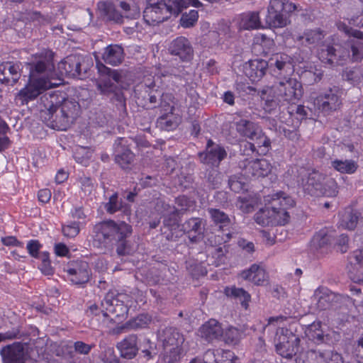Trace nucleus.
I'll return each mask as SVG.
<instances>
[{
    "label": "nucleus",
    "instance_id": "obj_1",
    "mask_svg": "<svg viewBox=\"0 0 363 363\" xmlns=\"http://www.w3.org/2000/svg\"><path fill=\"white\" fill-rule=\"evenodd\" d=\"M338 30L344 33L350 38L341 43L336 35L327 41L318 52V59L329 67L343 66L348 61L360 62L363 60V30L351 27L342 21H337Z\"/></svg>",
    "mask_w": 363,
    "mask_h": 363
},
{
    "label": "nucleus",
    "instance_id": "obj_2",
    "mask_svg": "<svg viewBox=\"0 0 363 363\" xmlns=\"http://www.w3.org/2000/svg\"><path fill=\"white\" fill-rule=\"evenodd\" d=\"M132 233L131 225L113 220H105L96 224L93 230V245L100 249L103 253L111 251L116 246L119 256L129 255L131 247L126 240Z\"/></svg>",
    "mask_w": 363,
    "mask_h": 363
},
{
    "label": "nucleus",
    "instance_id": "obj_3",
    "mask_svg": "<svg viewBox=\"0 0 363 363\" xmlns=\"http://www.w3.org/2000/svg\"><path fill=\"white\" fill-rule=\"evenodd\" d=\"M303 94L302 83L295 78L289 77L262 90L261 98L264 101V110L271 112L284 102L289 104H297Z\"/></svg>",
    "mask_w": 363,
    "mask_h": 363
},
{
    "label": "nucleus",
    "instance_id": "obj_4",
    "mask_svg": "<svg viewBox=\"0 0 363 363\" xmlns=\"http://www.w3.org/2000/svg\"><path fill=\"white\" fill-rule=\"evenodd\" d=\"M237 130L240 135L255 140L257 149L254 143L247 142L244 144L243 155L264 156L271 149V140L262 132L260 126L248 120H240L237 123Z\"/></svg>",
    "mask_w": 363,
    "mask_h": 363
},
{
    "label": "nucleus",
    "instance_id": "obj_5",
    "mask_svg": "<svg viewBox=\"0 0 363 363\" xmlns=\"http://www.w3.org/2000/svg\"><path fill=\"white\" fill-rule=\"evenodd\" d=\"M296 177L298 186L302 189L303 193L312 196H320L322 182H324L325 175L323 173L304 167H293L287 170L284 174V180L289 187H293L295 183L291 182V177Z\"/></svg>",
    "mask_w": 363,
    "mask_h": 363
},
{
    "label": "nucleus",
    "instance_id": "obj_6",
    "mask_svg": "<svg viewBox=\"0 0 363 363\" xmlns=\"http://www.w3.org/2000/svg\"><path fill=\"white\" fill-rule=\"evenodd\" d=\"M52 87L53 84L48 78L40 77L33 74L29 76L26 85L17 93L16 100L19 101L22 106L26 105Z\"/></svg>",
    "mask_w": 363,
    "mask_h": 363
},
{
    "label": "nucleus",
    "instance_id": "obj_7",
    "mask_svg": "<svg viewBox=\"0 0 363 363\" xmlns=\"http://www.w3.org/2000/svg\"><path fill=\"white\" fill-rule=\"evenodd\" d=\"M165 0H147L143 11V19L150 26H156L169 18Z\"/></svg>",
    "mask_w": 363,
    "mask_h": 363
},
{
    "label": "nucleus",
    "instance_id": "obj_8",
    "mask_svg": "<svg viewBox=\"0 0 363 363\" xmlns=\"http://www.w3.org/2000/svg\"><path fill=\"white\" fill-rule=\"evenodd\" d=\"M300 338L292 332L281 329V333L277 338L276 350L281 357L291 359L300 352Z\"/></svg>",
    "mask_w": 363,
    "mask_h": 363
},
{
    "label": "nucleus",
    "instance_id": "obj_9",
    "mask_svg": "<svg viewBox=\"0 0 363 363\" xmlns=\"http://www.w3.org/2000/svg\"><path fill=\"white\" fill-rule=\"evenodd\" d=\"M267 62L269 71L276 77L286 79L294 72V59L286 53L274 54Z\"/></svg>",
    "mask_w": 363,
    "mask_h": 363
},
{
    "label": "nucleus",
    "instance_id": "obj_10",
    "mask_svg": "<svg viewBox=\"0 0 363 363\" xmlns=\"http://www.w3.org/2000/svg\"><path fill=\"white\" fill-rule=\"evenodd\" d=\"M82 60L79 55H68L58 64V69L68 77L82 79L86 72V68H82Z\"/></svg>",
    "mask_w": 363,
    "mask_h": 363
},
{
    "label": "nucleus",
    "instance_id": "obj_11",
    "mask_svg": "<svg viewBox=\"0 0 363 363\" xmlns=\"http://www.w3.org/2000/svg\"><path fill=\"white\" fill-rule=\"evenodd\" d=\"M325 35V32L320 28L306 29L303 35H296L294 39L302 45L308 47L311 50L318 48L317 56L318 57V52L322 46L333 36L332 35L324 40Z\"/></svg>",
    "mask_w": 363,
    "mask_h": 363
},
{
    "label": "nucleus",
    "instance_id": "obj_12",
    "mask_svg": "<svg viewBox=\"0 0 363 363\" xmlns=\"http://www.w3.org/2000/svg\"><path fill=\"white\" fill-rule=\"evenodd\" d=\"M121 296V295L115 296L113 292L106 294L101 301L102 312L104 316H108L109 313L118 318H123L125 316L128 308L124 304V301L120 299Z\"/></svg>",
    "mask_w": 363,
    "mask_h": 363
},
{
    "label": "nucleus",
    "instance_id": "obj_13",
    "mask_svg": "<svg viewBox=\"0 0 363 363\" xmlns=\"http://www.w3.org/2000/svg\"><path fill=\"white\" fill-rule=\"evenodd\" d=\"M288 16L284 12L281 0H270L265 22L269 27L283 28L287 25Z\"/></svg>",
    "mask_w": 363,
    "mask_h": 363
},
{
    "label": "nucleus",
    "instance_id": "obj_14",
    "mask_svg": "<svg viewBox=\"0 0 363 363\" xmlns=\"http://www.w3.org/2000/svg\"><path fill=\"white\" fill-rule=\"evenodd\" d=\"M170 55L177 57L181 61L189 62L194 57V49L188 38L179 36L174 39L168 48Z\"/></svg>",
    "mask_w": 363,
    "mask_h": 363
},
{
    "label": "nucleus",
    "instance_id": "obj_15",
    "mask_svg": "<svg viewBox=\"0 0 363 363\" xmlns=\"http://www.w3.org/2000/svg\"><path fill=\"white\" fill-rule=\"evenodd\" d=\"M314 105L324 113H330L338 109L342 104L339 96L332 89L320 94L314 99Z\"/></svg>",
    "mask_w": 363,
    "mask_h": 363
},
{
    "label": "nucleus",
    "instance_id": "obj_16",
    "mask_svg": "<svg viewBox=\"0 0 363 363\" xmlns=\"http://www.w3.org/2000/svg\"><path fill=\"white\" fill-rule=\"evenodd\" d=\"M66 271L69 276V280L74 284L82 285L90 279L91 269L85 261L72 262Z\"/></svg>",
    "mask_w": 363,
    "mask_h": 363
},
{
    "label": "nucleus",
    "instance_id": "obj_17",
    "mask_svg": "<svg viewBox=\"0 0 363 363\" xmlns=\"http://www.w3.org/2000/svg\"><path fill=\"white\" fill-rule=\"evenodd\" d=\"M0 354L3 363H25L24 346L21 342H14L1 348Z\"/></svg>",
    "mask_w": 363,
    "mask_h": 363
},
{
    "label": "nucleus",
    "instance_id": "obj_18",
    "mask_svg": "<svg viewBox=\"0 0 363 363\" xmlns=\"http://www.w3.org/2000/svg\"><path fill=\"white\" fill-rule=\"evenodd\" d=\"M308 362L313 363H345L341 354L336 351H324L310 350L306 352Z\"/></svg>",
    "mask_w": 363,
    "mask_h": 363
},
{
    "label": "nucleus",
    "instance_id": "obj_19",
    "mask_svg": "<svg viewBox=\"0 0 363 363\" xmlns=\"http://www.w3.org/2000/svg\"><path fill=\"white\" fill-rule=\"evenodd\" d=\"M239 165L247 174L263 177L270 174L273 168L269 160H242Z\"/></svg>",
    "mask_w": 363,
    "mask_h": 363
},
{
    "label": "nucleus",
    "instance_id": "obj_20",
    "mask_svg": "<svg viewBox=\"0 0 363 363\" xmlns=\"http://www.w3.org/2000/svg\"><path fill=\"white\" fill-rule=\"evenodd\" d=\"M269 69L267 61L262 59L250 60L244 67L245 75L252 82H259Z\"/></svg>",
    "mask_w": 363,
    "mask_h": 363
},
{
    "label": "nucleus",
    "instance_id": "obj_21",
    "mask_svg": "<svg viewBox=\"0 0 363 363\" xmlns=\"http://www.w3.org/2000/svg\"><path fill=\"white\" fill-rule=\"evenodd\" d=\"M264 202L265 205H269V208L274 210L284 208L288 211L289 208H293L296 204L291 196L281 191L265 196Z\"/></svg>",
    "mask_w": 363,
    "mask_h": 363
},
{
    "label": "nucleus",
    "instance_id": "obj_22",
    "mask_svg": "<svg viewBox=\"0 0 363 363\" xmlns=\"http://www.w3.org/2000/svg\"><path fill=\"white\" fill-rule=\"evenodd\" d=\"M36 55L39 57V60L31 67L30 75L33 74L38 76V74H43L45 72L47 69H50L54 67V52L52 50L43 49L40 52L37 53Z\"/></svg>",
    "mask_w": 363,
    "mask_h": 363
},
{
    "label": "nucleus",
    "instance_id": "obj_23",
    "mask_svg": "<svg viewBox=\"0 0 363 363\" xmlns=\"http://www.w3.org/2000/svg\"><path fill=\"white\" fill-rule=\"evenodd\" d=\"M20 63L5 62L0 65V81L14 85L20 79Z\"/></svg>",
    "mask_w": 363,
    "mask_h": 363
},
{
    "label": "nucleus",
    "instance_id": "obj_24",
    "mask_svg": "<svg viewBox=\"0 0 363 363\" xmlns=\"http://www.w3.org/2000/svg\"><path fill=\"white\" fill-rule=\"evenodd\" d=\"M321 325L320 321H314L306 327L305 335L316 345L329 344L331 341L330 335L325 333Z\"/></svg>",
    "mask_w": 363,
    "mask_h": 363
},
{
    "label": "nucleus",
    "instance_id": "obj_25",
    "mask_svg": "<svg viewBox=\"0 0 363 363\" xmlns=\"http://www.w3.org/2000/svg\"><path fill=\"white\" fill-rule=\"evenodd\" d=\"M136 335H129L117 344L116 347L123 358L131 359L137 355L139 350Z\"/></svg>",
    "mask_w": 363,
    "mask_h": 363
},
{
    "label": "nucleus",
    "instance_id": "obj_26",
    "mask_svg": "<svg viewBox=\"0 0 363 363\" xmlns=\"http://www.w3.org/2000/svg\"><path fill=\"white\" fill-rule=\"evenodd\" d=\"M337 294L332 292L325 288L317 289L313 295L316 301V307L320 311L331 310L335 302Z\"/></svg>",
    "mask_w": 363,
    "mask_h": 363
},
{
    "label": "nucleus",
    "instance_id": "obj_27",
    "mask_svg": "<svg viewBox=\"0 0 363 363\" xmlns=\"http://www.w3.org/2000/svg\"><path fill=\"white\" fill-rule=\"evenodd\" d=\"M65 100V96L59 91L45 94L40 98L41 104L48 111L51 116L59 110V107Z\"/></svg>",
    "mask_w": 363,
    "mask_h": 363
},
{
    "label": "nucleus",
    "instance_id": "obj_28",
    "mask_svg": "<svg viewBox=\"0 0 363 363\" xmlns=\"http://www.w3.org/2000/svg\"><path fill=\"white\" fill-rule=\"evenodd\" d=\"M199 333L202 338L211 342L220 338L223 336V330L217 320L211 319L200 328Z\"/></svg>",
    "mask_w": 363,
    "mask_h": 363
},
{
    "label": "nucleus",
    "instance_id": "obj_29",
    "mask_svg": "<svg viewBox=\"0 0 363 363\" xmlns=\"http://www.w3.org/2000/svg\"><path fill=\"white\" fill-rule=\"evenodd\" d=\"M160 86H156L155 79L146 78L143 82L137 85L135 89V91H142L143 89L145 95L143 98H147L150 104H155L157 101V97L160 96L162 91L159 89Z\"/></svg>",
    "mask_w": 363,
    "mask_h": 363
},
{
    "label": "nucleus",
    "instance_id": "obj_30",
    "mask_svg": "<svg viewBox=\"0 0 363 363\" xmlns=\"http://www.w3.org/2000/svg\"><path fill=\"white\" fill-rule=\"evenodd\" d=\"M151 322V318L147 314H140L125 324L113 329V333L121 334L129 330H136L146 327Z\"/></svg>",
    "mask_w": 363,
    "mask_h": 363
},
{
    "label": "nucleus",
    "instance_id": "obj_31",
    "mask_svg": "<svg viewBox=\"0 0 363 363\" xmlns=\"http://www.w3.org/2000/svg\"><path fill=\"white\" fill-rule=\"evenodd\" d=\"M123 48L118 45H108L102 54L103 60L112 66L120 65L123 60Z\"/></svg>",
    "mask_w": 363,
    "mask_h": 363
},
{
    "label": "nucleus",
    "instance_id": "obj_32",
    "mask_svg": "<svg viewBox=\"0 0 363 363\" xmlns=\"http://www.w3.org/2000/svg\"><path fill=\"white\" fill-rule=\"evenodd\" d=\"M166 5L169 12V18L172 15L177 16L189 6L200 8L203 4L199 0H167Z\"/></svg>",
    "mask_w": 363,
    "mask_h": 363
},
{
    "label": "nucleus",
    "instance_id": "obj_33",
    "mask_svg": "<svg viewBox=\"0 0 363 363\" xmlns=\"http://www.w3.org/2000/svg\"><path fill=\"white\" fill-rule=\"evenodd\" d=\"M240 276L245 280L252 281L256 285H262L267 277L264 269L255 264L248 269L242 271Z\"/></svg>",
    "mask_w": 363,
    "mask_h": 363
},
{
    "label": "nucleus",
    "instance_id": "obj_34",
    "mask_svg": "<svg viewBox=\"0 0 363 363\" xmlns=\"http://www.w3.org/2000/svg\"><path fill=\"white\" fill-rule=\"evenodd\" d=\"M98 9L100 12V15L106 20L114 21L116 23H121L122 21V15L112 3L99 2Z\"/></svg>",
    "mask_w": 363,
    "mask_h": 363
},
{
    "label": "nucleus",
    "instance_id": "obj_35",
    "mask_svg": "<svg viewBox=\"0 0 363 363\" xmlns=\"http://www.w3.org/2000/svg\"><path fill=\"white\" fill-rule=\"evenodd\" d=\"M239 27L242 30H253L261 27L258 12H247L240 14Z\"/></svg>",
    "mask_w": 363,
    "mask_h": 363
},
{
    "label": "nucleus",
    "instance_id": "obj_36",
    "mask_svg": "<svg viewBox=\"0 0 363 363\" xmlns=\"http://www.w3.org/2000/svg\"><path fill=\"white\" fill-rule=\"evenodd\" d=\"M163 347L181 346L184 342L183 336L178 332V330L172 327L165 328L162 331Z\"/></svg>",
    "mask_w": 363,
    "mask_h": 363
},
{
    "label": "nucleus",
    "instance_id": "obj_37",
    "mask_svg": "<svg viewBox=\"0 0 363 363\" xmlns=\"http://www.w3.org/2000/svg\"><path fill=\"white\" fill-rule=\"evenodd\" d=\"M181 121L182 117L179 114L174 113V111L162 113L158 118V123L161 127L167 131L176 129Z\"/></svg>",
    "mask_w": 363,
    "mask_h": 363
},
{
    "label": "nucleus",
    "instance_id": "obj_38",
    "mask_svg": "<svg viewBox=\"0 0 363 363\" xmlns=\"http://www.w3.org/2000/svg\"><path fill=\"white\" fill-rule=\"evenodd\" d=\"M115 159H133L134 153L130 148L128 141L123 138H119L114 143Z\"/></svg>",
    "mask_w": 363,
    "mask_h": 363
},
{
    "label": "nucleus",
    "instance_id": "obj_39",
    "mask_svg": "<svg viewBox=\"0 0 363 363\" xmlns=\"http://www.w3.org/2000/svg\"><path fill=\"white\" fill-rule=\"evenodd\" d=\"M356 302H358L357 300H352L351 298L348 297L345 301L344 300L342 303L343 304L342 308L340 311L336 314L337 319L340 321H350V320H354L355 313H354V308L357 306L355 304Z\"/></svg>",
    "mask_w": 363,
    "mask_h": 363
},
{
    "label": "nucleus",
    "instance_id": "obj_40",
    "mask_svg": "<svg viewBox=\"0 0 363 363\" xmlns=\"http://www.w3.org/2000/svg\"><path fill=\"white\" fill-rule=\"evenodd\" d=\"M360 213L353 209H346L341 215L340 226L348 230H354L359 220Z\"/></svg>",
    "mask_w": 363,
    "mask_h": 363
},
{
    "label": "nucleus",
    "instance_id": "obj_41",
    "mask_svg": "<svg viewBox=\"0 0 363 363\" xmlns=\"http://www.w3.org/2000/svg\"><path fill=\"white\" fill-rule=\"evenodd\" d=\"M350 259L357 270V274L352 277L353 280L355 282L363 283V249L354 251Z\"/></svg>",
    "mask_w": 363,
    "mask_h": 363
},
{
    "label": "nucleus",
    "instance_id": "obj_42",
    "mask_svg": "<svg viewBox=\"0 0 363 363\" xmlns=\"http://www.w3.org/2000/svg\"><path fill=\"white\" fill-rule=\"evenodd\" d=\"M225 294L228 297L238 298L240 301L241 305L245 309L247 308L251 296L250 294L242 288H237L235 286L226 287L225 289Z\"/></svg>",
    "mask_w": 363,
    "mask_h": 363
},
{
    "label": "nucleus",
    "instance_id": "obj_43",
    "mask_svg": "<svg viewBox=\"0 0 363 363\" xmlns=\"http://www.w3.org/2000/svg\"><path fill=\"white\" fill-rule=\"evenodd\" d=\"M342 79L351 84H358L363 79V67L354 66L346 68L342 72Z\"/></svg>",
    "mask_w": 363,
    "mask_h": 363
},
{
    "label": "nucleus",
    "instance_id": "obj_44",
    "mask_svg": "<svg viewBox=\"0 0 363 363\" xmlns=\"http://www.w3.org/2000/svg\"><path fill=\"white\" fill-rule=\"evenodd\" d=\"M206 159H225L227 152L225 148L219 144L213 143L211 139L208 140Z\"/></svg>",
    "mask_w": 363,
    "mask_h": 363
},
{
    "label": "nucleus",
    "instance_id": "obj_45",
    "mask_svg": "<svg viewBox=\"0 0 363 363\" xmlns=\"http://www.w3.org/2000/svg\"><path fill=\"white\" fill-rule=\"evenodd\" d=\"M332 166L337 171L343 174H352L358 167L357 163L354 160H333Z\"/></svg>",
    "mask_w": 363,
    "mask_h": 363
},
{
    "label": "nucleus",
    "instance_id": "obj_46",
    "mask_svg": "<svg viewBox=\"0 0 363 363\" xmlns=\"http://www.w3.org/2000/svg\"><path fill=\"white\" fill-rule=\"evenodd\" d=\"M255 201L252 194L240 196L238 198L235 206L245 213H248L254 210Z\"/></svg>",
    "mask_w": 363,
    "mask_h": 363
},
{
    "label": "nucleus",
    "instance_id": "obj_47",
    "mask_svg": "<svg viewBox=\"0 0 363 363\" xmlns=\"http://www.w3.org/2000/svg\"><path fill=\"white\" fill-rule=\"evenodd\" d=\"M338 187L335 180L325 175L324 182H322L320 196L335 197L338 194Z\"/></svg>",
    "mask_w": 363,
    "mask_h": 363
},
{
    "label": "nucleus",
    "instance_id": "obj_48",
    "mask_svg": "<svg viewBox=\"0 0 363 363\" xmlns=\"http://www.w3.org/2000/svg\"><path fill=\"white\" fill-rule=\"evenodd\" d=\"M272 208H269V205H265L264 208L260 209L255 215V220L262 226L272 225Z\"/></svg>",
    "mask_w": 363,
    "mask_h": 363
},
{
    "label": "nucleus",
    "instance_id": "obj_49",
    "mask_svg": "<svg viewBox=\"0 0 363 363\" xmlns=\"http://www.w3.org/2000/svg\"><path fill=\"white\" fill-rule=\"evenodd\" d=\"M208 212L212 220L220 227L227 226L230 223L229 216L220 209L209 208Z\"/></svg>",
    "mask_w": 363,
    "mask_h": 363
},
{
    "label": "nucleus",
    "instance_id": "obj_50",
    "mask_svg": "<svg viewBox=\"0 0 363 363\" xmlns=\"http://www.w3.org/2000/svg\"><path fill=\"white\" fill-rule=\"evenodd\" d=\"M201 223V219L191 218L182 225V230L186 234H202Z\"/></svg>",
    "mask_w": 363,
    "mask_h": 363
},
{
    "label": "nucleus",
    "instance_id": "obj_51",
    "mask_svg": "<svg viewBox=\"0 0 363 363\" xmlns=\"http://www.w3.org/2000/svg\"><path fill=\"white\" fill-rule=\"evenodd\" d=\"M272 225H284L289 222L290 215L284 208L272 209Z\"/></svg>",
    "mask_w": 363,
    "mask_h": 363
},
{
    "label": "nucleus",
    "instance_id": "obj_52",
    "mask_svg": "<svg viewBox=\"0 0 363 363\" xmlns=\"http://www.w3.org/2000/svg\"><path fill=\"white\" fill-rule=\"evenodd\" d=\"M138 347L139 350H141L142 353L147 359L153 358L158 353L155 343L152 342L147 338L144 339Z\"/></svg>",
    "mask_w": 363,
    "mask_h": 363
},
{
    "label": "nucleus",
    "instance_id": "obj_53",
    "mask_svg": "<svg viewBox=\"0 0 363 363\" xmlns=\"http://www.w3.org/2000/svg\"><path fill=\"white\" fill-rule=\"evenodd\" d=\"M228 186L231 191L238 194L247 191L248 189V185L243 181V179L236 175L230 177Z\"/></svg>",
    "mask_w": 363,
    "mask_h": 363
},
{
    "label": "nucleus",
    "instance_id": "obj_54",
    "mask_svg": "<svg viewBox=\"0 0 363 363\" xmlns=\"http://www.w3.org/2000/svg\"><path fill=\"white\" fill-rule=\"evenodd\" d=\"M164 347L163 359L167 363H174L180 358L181 346H165Z\"/></svg>",
    "mask_w": 363,
    "mask_h": 363
},
{
    "label": "nucleus",
    "instance_id": "obj_55",
    "mask_svg": "<svg viewBox=\"0 0 363 363\" xmlns=\"http://www.w3.org/2000/svg\"><path fill=\"white\" fill-rule=\"evenodd\" d=\"M174 97L172 94L162 93L160 95V103L159 107L161 108V113L167 111H174L175 108L174 106Z\"/></svg>",
    "mask_w": 363,
    "mask_h": 363
},
{
    "label": "nucleus",
    "instance_id": "obj_56",
    "mask_svg": "<svg viewBox=\"0 0 363 363\" xmlns=\"http://www.w3.org/2000/svg\"><path fill=\"white\" fill-rule=\"evenodd\" d=\"M76 105L66 99L59 107L62 121L68 122L70 118H74Z\"/></svg>",
    "mask_w": 363,
    "mask_h": 363
},
{
    "label": "nucleus",
    "instance_id": "obj_57",
    "mask_svg": "<svg viewBox=\"0 0 363 363\" xmlns=\"http://www.w3.org/2000/svg\"><path fill=\"white\" fill-rule=\"evenodd\" d=\"M288 113L291 117H295L301 121L306 119L308 116V111L303 105L290 104L288 107Z\"/></svg>",
    "mask_w": 363,
    "mask_h": 363
},
{
    "label": "nucleus",
    "instance_id": "obj_58",
    "mask_svg": "<svg viewBox=\"0 0 363 363\" xmlns=\"http://www.w3.org/2000/svg\"><path fill=\"white\" fill-rule=\"evenodd\" d=\"M199 19V13L196 10H191L189 13L182 14L180 24L184 28H191L195 25Z\"/></svg>",
    "mask_w": 363,
    "mask_h": 363
},
{
    "label": "nucleus",
    "instance_id": "obj_59",
    "mask_svg": "<svg viewBox=\"0 0 363 363\" xmlns=\"http://www.w3.org/2000/svg\"><path fill=\"white\" fill-rule=\"evenodd\" d=\"M331 235L328 234L325 231L321 230L316 233L313 238V243L317 247H324L325 246L330 244Z\"/></svg>",
    "mask_w": 363,
    "mask_h": 363
},
{
    "label": "nucleus",
    "instance_id": "obj_60",
    "mask_svg": "<svg viewBox=\"0 0 363 363\" xmlns=\"http://www.w3.org/2000/svg\"><path fill=\"white\" fill-rule=\"evenodd\" d=\"M221 337L227 344L236 345L240 340V333L238 329L231 327L223 331Z\"/></svg>",
    "mask_w": 363,
    "mask_h": 363
},
{
    "label": "nucleus",
    "instance_id": "obj_61",
    "mask_svg": "<svg viewBox=\"0 0 363 363\" xmlns=\"http://www.w3.org/2000/svg\"><path fill=\"white\" fill-rule=\"evenodd\" d=\"M169 217L164 220V225L165 226L169 227L171 230H176L178 228L179 219L178 217L180 214H179V211L176 209V207L173 206L172 208H169Z\"/></svg>",
    "mask_w": 363,
    "mask_h": 363
},
{
    "label": "nucleus",
    "instance_id": "obj_62",
    "mask_svg": "<svg viewBox=\"0 0 363 363\" xmlns=\"http://www.w3.org/2000/svg\"><path fill=\"white\" fill-rule=\"evenodd\" d=\"M39 259H41V264L39 267L40 271L45 275L49 276L54 273V269L50 265V261L49 259V255L47 252H43L39 255Z\"/></svg>",
    "mask_w": 363,
    "mask_h": 363
},
{
    "label": "nucleus",
    "instance_id": "obj_63",
    "mask_svg": "<svg viewBox=\"0 0 363 363\" xmlns=\"http://www.w3.org/2000/svg\"><path fill=\"white\" fill-rule=\"evenodd\" d=\"M97 88L103 94L113 93L116 89V85L110 79H101L97 83Z\"/></svg>",
    "mask_w": 363,
    "mask_h": 363
},
{
    "label": "nucleus",
    "instance_id": "obj_64",
    "mask_svg": "<svg viewBox=\"0 0 363 363\" xmlns=\"http://www.w3.org/2000/svg\"><path fill=\"white\" fill-rule=\"evenodd\" d=\"M190 363H220L216 359V354L214 350H208L204 354L203 358L194 359Z\"/></svg>",
    "mask_w": 363,
    "mask_h": 363
}]
</instances>
